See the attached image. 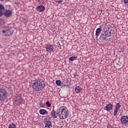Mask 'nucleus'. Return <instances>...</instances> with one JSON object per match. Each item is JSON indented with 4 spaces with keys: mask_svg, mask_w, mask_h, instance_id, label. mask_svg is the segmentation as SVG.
Masks as SVG:
<instances>
[{
    "mask_svg": "<svg viewBox=\"0 0 128 128\" xmlns=\"http://www.w3.org/2000/svg\"><path fill=\"white\" fill-rule=\"evenodd\" d=\"M32 88L34 90H42L44 88V82L42 80L37 79L32 80Z\"/></svg>",
    "mask_w": 128,
    "mask_h": 128,
    "instance_id": "nucleus-1",
    "label": "nucleus"
},
{
    "mask_svg": "<svg viewBox=\"0 0 128 128\" xmlns=\"http://www.w3.org/2000/svg\"><path fill=\"white\" fill-rule=\"evenodd\" d=\"M68 110L64 106L60 107L59 108V111L56 112V116L60 120H66L68 116Z\"/></svg>",
    "mask_w": 128,
    "mask_h": 128,
    "instance_id": "nucleus-2",
    "label": "nucleus"
},
{
    "mask_svg": "<svg viewBox=\"0 0 128 128\" xmlns=\"http://www.w3.org/2000/svg\"><path fill=\"white\" fill-rule=\"evenodd\" d=\"M111 34H114V30L110 29V27H106V31L104 34H102L100 36V38L102 40H105L108 42V37L110 36Z\"/></svg>",
    "mask_w": 128,
    "mask_h": 128,
    "instance_id": "nucleus-3",
    "label": "nucleus"
},
{
    "mask_svg": "<svg viewBox=\"0 0 128 128\" xmlns=\"http://www.w3.org/2000/svg\"><path fill=\"white\" fill-rule=\"evenodd\" d=\"M8 98V91L4 88H0V101L4 102Z\"/></svg>",
    "mask_w": 128,
    "mask_h": 128,
    "instance_id": "nucleus-4",
    "label": "nucleus"
},
{
    "mask_svg": "<svg viewBox=\"0 0 128 128\" xmlns=\"http://www.w3.org/2000/svg\"><path fill=\"white\" fill-rule=\"evenodd\" d=\"M2 34L6 36L12 35L14 34V28H6L2 30Z\"/></svg>",
    "mask_w": 128,
    "mask_h": 128,
    "instance_id": "nucleus-5",
    "label": "nucleus"
},
{
    "mask_svg": "<svg viewBox=\"0 0 128 128\" xmlns=\"http://www.w3.org/2000/svg\"><path fill=\"white\" fill-rule=\"evenodd\" d=\"M12 14V11L11 10H8V8L5 10L4 12V16H6V18H10Z\"/></svg>",
    "mask_w": 128,
    "mask_h": 128,
    "instance_id": "nucleus-6",
    "label": "nucleus"
},
{
    "mask_svg": "<svg viewBox=\"0 0 128 128\" xmlns=\"http://www.w3.org/2000/svg\"><path fill=\"white\" fill-rule=\"evenodd\" d=\"M45 48L46 49V51L48 52H52L54 51V46L52 44L46 45Z\"/></svg>",
    "mask_w": 128,
    "mask_h": 128,
    "instance_id": "nucleus-7",
    "label": "nucleus"
},
{
    "mask_svg": "<svg viewBox=\"0 0 128 128\" xmlns=\"http://www.w3.org/2000/svg\"><path fill=\"white\" fill-rule=\"evenodd\" d=\"M44 128H52V121L48 120H46L44 122Z\"/></svg>",
    "mask_w": 128,
    "mask_h": 128,
    "instance_id": "nucleus-8",
    "label": "nucleus"
},
{
    "mask_svg": "<svg viewBox=\"0 0 128 128\" xmlns=\"http://www.w3.org/2000/svg\"><path fill=\"white\" fill-rule=\"evenodd\" d=\"M105 108H106V110H107L108 112H110L112 110V108H114V105L110 103H109L106 106Z\"/></svg>",
    "mask_w": 128,
    "mask_h": 128,
    "instance_id": "nucleus-9",
    "label": "nucleus"
},
{
    "mask_svg": "<svg viewBox=\"0 0 128 128\" xmlns=\"http://www.w3.org/2000/svg\"><path fill=\"white\" fill-rule=\"evenodd\" d=\"M120 120L122 124H127L128 122V116H122L120 119Z\"/></svg>",
    "mask_w": 128,
    "mask_h": 128,
    "instance_id": "nucleus-10",
    "label": "nucleus"
},
{
    "mask_svg": "<svg viewBox=\"0 0 128 128\" xmlns=\"http://www.w3.org/2000/svg\"><path fill=\"white\" fill-rule=\"evenodd\" d=\"M44 10H46V8L42 5L37 6V12H44Z\"/></svg>",
    "mask_w": 128,
    "mask_h": 128,
    "instance_id": "nucleus-11",
    "label": "nucleus"
},
{
    "mask_svg": "<svg viewBox=\"0 0 128 128\" xmlns=\"http://www.w3.org/2000/svg\"><path fill=\"white\" fill-rule=\"evenodd\" d=\"M24 100L22 96H19L16 98V102H18V104H20Z\"/></svg>",
    "mask_w": 128,
    "mask_h": 128,
    "instance_id": "nucleus-12",
    "label": "nucleus"
},
{
    "mask_svg": "<svg viewBox=\"0 0 128 128\" xmlns=\"http://www.w3.org/2000/svg\"><path fill=\"white\" fill-rule=\"evenodd\" d=\"M101 32H102V26H100V28H98L96 30V36H100V34Z\"/></svg>",
    "mask_w": 128,
    "mask_h": 128,
    "instance_id": "nucleus-13",
    "label": "nucleus"
},
{
    "mask_svg": "<svg viewBox=\"0 0 128 128\" xmlns=\"http://www.w3.org/2000/svg\"><path fill=\"white\" fill-rule=\"evenodd\" d=\"M40 114H42L44 116L46 114H48V111L44 109H41L40 110Z\"/></svg>",
    "mask_w": 128,
    "mask_h": 128,
    "instance_id": "nucleus-14",
    "label": "nucleus"
},
{
    "mask_svg": "<svg viewBox=\"0 0 128 128\" xmlns=\"http://www.w3.org/2000/svg\"><path fill=\"white\" fill-rule=\"evenodd\" d=\"M4 10V5L0 4V16H2V10Z\"/></svg>",
    "mask_w": 128,
    "mask_h": 128,
    "instance_id": "nucleus-15",
    "label": "nucleus"
},
{
    "mask_svg": "<svg viewBox=\"0 0 128 128\" xmlns=\"http://www.w3.org/2000/svg\"><path fill=\"white\" fill-rule=\"evenodd\" d=\"M51 114L53 118H58L56 116V112H54V110L51 112Z\"/></svg>",
    "mask_w": 128,
    "mask_h": 128,
    "instance_id": "nucleus-16",
    "label": "nucleus"
},
{
    "mask_svg": "<svg viewBox=\"0 0 128 128\" xmlns=\"http://www.w3.org/2000/svg\"><path fill=\"white\" fill-rule=\"evenodd\" d=\"M80 90H82V88L80 86H78L76 88L75 92L78 94V92H80Z\"/></svg>",
    "mask_w": 128,
    "mask_h": 128,
    "instance_id": "nucleus-17",
    "label": "nucleus"
},
{
    "mask_svg": "<svg viewBox=\"0 0 128 128\" xmlns=\"http://www.w3.org/2000/svg\"><path fill=\"white\" fill-rule=\"evenodd\" d=\"M77 58L78 56H72L69 58V60H70V62H73V60H77Z\"/></svg>",
    "mask_w": 128,
    "mask_h": 128,
    "instance_id": "nucleus-18",
    "label": "nucleus"
},
{
    "mask_svg": "<svg viewBox=\"0 0 128 128\" xmlns=\"http://www.w3.org/2000/svg\"><path fill=\"white\" fill-rule=\"evenodd\" d=\"M8 128H16V126L14 123H12L8 126Z\"/></svg>",
    "mask_w": 128,
    "mask_h": 128,
    "instance_id": "nucleus-19",
    "label": "nucleus"
},
{
    "mask_svg": "<svg viewBox=\"0 0 128 128\" xmlns=\"http://www.w3.org/2000/svg\"><path fill=\"white\" fill-rule=\"evenodd\" d=\"M120 106H121L120 103V102L117 103L116 106L115 108H116V110H120Z\"/></svg>",
    "mask_w": 128,
    "mask_h": 128,
    "instance_id": "nucleus-20",
    "label": "nucleus"
},
{
    "mask_svg": "<svg viewBox=\"0 0 128 128\" xmlns=\"http://www.w3.org/2000/svg\"><path fill=\"white\" fill-rule=\"evenodd\" d=\"M118 109L114 108V116H116V114H118Z\"/></svg>",
    "mask_w": 128,
    "mask_h": 128,
    "instance_id": "nucleus-21",
    "label": "nucleus"
},
{
    "mask_svg": "<svg viewBox=\"0 0 128 128\" xmlns=\"http://www.w3.org/2000/svg\"><path fill=\"white\" fill-rule=\"evenodd\" d=\"M61 84L62 81H60V80H56V84H57V86H60Z\"/></svg>",
    "mask_w": 128,
    "mask_h": 128,
    "instance_id": "nucleus-22",
    "label": "nucleus"
},
{
    "mask_svg": "<svg viewBox=\"0 0 128 128\" xmlns=\"http://www.w3.org/2000/svg\"><path fill=\"white\" fill-rule=\"evenodd\" d=\"M4 24V20L3 19H0V26Z\"/></svg>",
    "mask_w": 128,
    "mask_h": 128,
    "instance_id": "nucleus-23",
    "label": "nucleus"
},
{
    "mask_svg": "<svg viewBox=\"0 0 128 128\" xmlns=\"http://www.w3.org/2000/svg\"><path fill=\"white\" fill-rule=\"evenodd\" d=\"M119 52H124V48L122 47V48L119 49Z\"/></svg>",
    "mask_w": 128,
    "mask_h": 128,
    "instance_id": "nucleus-24",
    "label": "nucleus"
},
{
    "mask_svg": "<svg viewBox=\"0 0 128 128\" xmlns=\"http://www.w3.org/2000/svg\"><path fill=\"white\" fill-rule=\"evenodd\" d=\"M38 2L40 4H44V0H38Z\"/></svg>",
    "mask_w": 128,
    "mask_h": 128,
    "instance_id": "nucleus-25",
    "label": "nucleus"
},
{
    "mask_svg": "<svg viewBox=\"0 0 128 128\" xmlns=\"http://www.w3.org/2000/svg\"><path fill=\"white\" fill-rule=\"evenodd\" d=\"M46 105L48 106V108H50V106H52V104H50V102L47 101L46 102Z\"/></svg>",
    "mask_w": 128,
    "mask_h": 128,
    "instance_id": "nucleus-26",
    "label": "nucleus"
},
{
    "mask_svg": "<svg viewBox=\"0 0 128 128\" xmlns=\"http://www.w3.org/2000/svg\"><path fill=\"white\" fill-rule=\"evenodd\" d=\"M40 106L41 108H44V104L40 103Z\"/></svg>",
    "mask_w": 128,
    "mask_h": 128,
    "instance_id": "nucleus-27",
    "label": "nucleus"
},
{
    "mask_svg": "<svg viewBox=\"0 0 128 128\" xmlns=\"http://www.w3.org/2000/svg\"><path fill=\"white\" fill-rule=\"evenodd\" d=\"M124 4H128V0H124Z\"/></svg>",
    "mask_w": 128,
    "mask_h": 128,
    "instance_id": "nucleus-28",
    "label": "nucleus"
},
{
    "mask_svg": "<svg viewBox=\"0 0 128 128\" xmlns=\"http://www.w3.org/2000/svg\"><path fill=\"white\" fill-rule=\"evenodd\" d=\"M108 128H112V126H110V125H108Z\"/></svg>",
    "mask_w": 128,
    "mask_h": 128,
    "instance_id": "nucleus-29",
    "label": "nucleus"
},
{
    "mask_svg": "<svg viewBox=\"0 0 128 128\" xmlns=\"http://www.w3.org/2000/svg\"><path fill=\"white\" fill-rule=\"evenodd\" d=\"M7 8H10V5H7L6 6Z\"/></svg>",
    "mask_w": 128,
    "mask_h": 128,
    "instance_id": "nucleus-30",
    "label": "nucleus"
},
{
    "mask_svg": "<svg viewBox=\"0 0 128 128\" xmlns=\"http://www.w3.org/2000/svg\"><path fill=\"white\" fill-rule=\"evenodd\" d=\"M1 2H4V0H0Z\"/></svg>",
    "mask_w": 128,
    "mask_h": 128,
    "instance_id": "nucleus-31",
    "label": "nucleus"
},
{
    "mask_svg": "<svg viewBox=\"0 0 128 128\" xmlns=\"http://www.w3.org/2000/svg\"><path fill=\"white\" fill-rule=\"evenodd\" d=\"M60 2H62V1H60Z\"/></svg>",
    "mask_w": 128,
    "mask_h": 128,
    "instance_id": "nucleus-32",
    "label": "nucleus"
}]
</instances>
